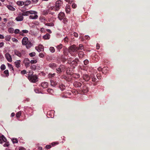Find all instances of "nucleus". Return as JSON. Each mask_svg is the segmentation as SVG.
Returning <instances> with one entry per match:
<instances>
[{
	"label": "nucleus",
	"mask_w": 150,
	"mask_h": 150,
	"mask_svg": "<svg viewBox=\"0 0 150 150\" xmlns=\"http://www.w3.org/2000/svg\"><path fill=\"white\" fill-rule=\"evenodd\" d=\"M22 43L23 45L26 46L27 49L30 48L31 46V42L29 41L28 38L26 37H24L23 38Z\"/></svg>",
	"instance_id": "f257e3e1"
},
{
	"label": "nucleus",
	"mask_w": 150,
	"mask_h": 150,
	"mask_svg": "<svg viewBox=\"0 0 150 150\" xmlns=\"http://www.w3.org/2000/svg\"><path fill=\"white\" fill-rule=\"evenodd\" d=\"M14 54L19 57H24L26 54L25 51L23 50H21V51H19L17 50H14Z\"/></svg>",
	"instance_id": "f03ea898"
},
{
	"label": "nucleus",
	"mask_w": 150,
	"mask_h": 150,
	"mask_svg": "<svg viewBox=\"0 0 150 150\" xmlns=\"http://www.w3.org/2000/svg\"><path fill=\"white\" fill-rule=\"evenodd\" d=\"M28 79L32 83H36L38 81V77L36 75L32 74L28 75Z\"/></svg>",
	"instance_id": "7ed1b4c3"
},
{
	"label": "nucleus",
	"mask_w": 150,
	"mask_h": 150,
	"mask_svg": "<svg viewBox=\"0 0 150 150\" xmlns=\"http://www.w3.org/2000/svg\"><path fill=\"white\" fill-rule=\"evenodd\" d=\"M62 4V2L61 1H57L56 2L55 6L52 8V9L55 11H58L60 8V7Z\"/></svg>",
	"instance_id": "20e7f679"
},
{
	"label": "nucleus",
	"mask_w": 150,
	"mask_h": 150,
	"mask_svg": "<svg viewBox=\"0 0 150 150\" xmlns=\"http://www.w3.org/2000/svg\"><path fill=\"white\" fill-rule=\"evenodd\" d=\"M77 51L78 48L75 45H73L70 46L69 50V52L70 53H71L72 52H76Z\"/></svg>",
	"instance_id": "39448f33"
},
{
	"label": "nucleus",
	"mask_w": 150,
	"mask_h": 150,
	"mask_svg": "<svg viewBox=\"0 0 150 150\" xmlns=\"http://www.w3.org/2000/svg\"><path fill=\"white\" fill-rule=\"evenodd\" d=\"M79 60L78 59L76 58L74 60L71 62L70 64L71 66L74 68L75 67L78 65V62H79Z\"/></svg>",
	"instance_id": "423d86ee"
},
{
	"label": "nucleus",
	"mask_w": 150,
	"mask_h": 150,
	"mask_svg": "<svg viewBox=\"0 0 150 150\" xmlns=\"http://www.w3.org/2000/svg\"><path fill=\"white\" fill-rule=\"evenodd\" d=\"M23 17L22 13L19 14L18 16L16 18L15 20L18 21H21L23 20Z\"/></svg>",
	"instance_id": "0eeeda50"
},
{
	"label": "nucleus",
	"mask_w": 150,
	"mask_h": 150,
	"mask_svg": "<svg viewBox=\"0 0 150 150\" xmlns=\"http://www.w3.org/2000/svg\"><path fill=\"white\" fill-rule=\"evenodd\" d=\"M65 14L63 12H60L58 15V18L60 20H62V19H65L64 18Z\"/></svg>",
	"instance_id": "6e6552de"
},
{
	"label": "nucleus",
	"mask_w": 150,
	"mask_h": 150,
	"mask_svg": "<svg viewBox=\"0 0 150 150\" xmlns=\"http://www.w3.org/2000/svg\"><path fill=\"white\" fill-rule=\"evenodd\" d=\"M23 62L26 67H28L29 66V64L30 62V60L28 59L27 58L24 59L23 60Z\"/></svg>",
	"instance_id": "1a4fd4ad"
},
{
	"label": "nucleus",
	"mask_w": 150,
	"mask_h": 150,
	"mask_svg": "<svg viewBox=\"0 0 150 150\" xmlns=\"http://www.w3.org/2000/svg\"><path fill=\"white\" fill-rule=\"evenodd\" d=\"M81 91L83 93H85L88 91V88L86 86L84 85L81 88Z\"/></svg>",
	"instance_id": "9d476101"
},
{
	"label": "nucleus",
	"mask_w": 150,
	"mask_h": 150,
	"mask_svg": "<svg viewBox=\"0 0 150 150\" xmlns=\"http://www.w3.org/2000/svg\"><path fill=\"white\" fill-rule=\"evenodd\" d=\"M83 79L86 81H88L91 78L89 75L87 74H83L82 76Z\"/></svg>",
	"instance_id": "9b49d317"
},
{
	"label": "nucleus",
	"mask_w": 150,
	"mask_h": 150,
	"mask_svg": "<svg viewBox=\"0 0 150 150\" xmlns=\"http://www.w3.org/2000/svg\"><path fill=\"white\" fill-rule=\"evenodd\" d=\"M5 57L7 60L9 62H11L12 61V58L10 54L8 53L5 54Z\"/></svg>",
	"instance_id": "f8f14e48"
},
{
	"label": "nucleus",
	"mask_w": 150,
	"mask_h": 150,
	"mask_svg": "<svg viewBox=\"0 0 150 150\" xmlns=\"http://www.w3.org/2000/svg\"><path fill=\"white\" fill-rule=\"evenodd\" d=\"M73 84L74 86L77 88L80 87L82 85L80 82L77 81L74 82L73 83Z\"/></svg>",
	"instance_id": "ddd939ff"
},
{
	"label": "nucleus",
	"mask_w": 150,
	"mask_h": 150,
	"mask_svg": "<svg viewBox=\"0 0 150 150\" xmlns=\"http://www.w3.org/2000/svg\"><path fill=\"white\" fill-rule=\"evenodd\" d=\"M50 82L51 85L55 87L57 85V82L53 80H50Z\"/></svg>",
	"instance_id": "4468645a"
},
{
	"label": "nucleus",
	"mask_w": 150,
	"mask_h": 150,
	"mask_svg": "<svg viewBox=\"0 0 150 150\" xmlns=\"http://www.w3.org/2000/svg\"><path fill=\"white\" fill-rule=\"evenodd\" d=\"M48 83L46 82H42L41 84V86L43 88H45L47 87Z\"/></svg>",
	"instance_id": "2eb2a0df"
},
{
	"label": "nucleus",
	"mask_w": 150,
	"mask_h": 150,
	"mask_svg": "<svg viewBox=\"0 0 150 150\" xmlns=\"http://www.w3.org/2000/svg\"><path fill=\"white\" fill-rule=\"evenodd\" d=\"M44 47L42 45H40L37 48L36 47L35 49L37 50L39 52L40 51H43L44 50Z\"/></svg>",
	"instance_id": "dca6fc26"
},
{
	"label": "nucleus",
	"mask_w": 150,
	"mask_h": 150,
	"mask_svg": "<svg viewBox=\"0 0 150 150\" xmlns=\"http://www.w3.org/2000/svg\"><path fill=\"white\" fill-rule=\"evenodd\" d=\"M28 32V30H23L19 33V34L21 36H24L25 35L24 34V33H27Z\"/></svg>",
	"instance_id": "f3484780"
},
{
	"label": "nucleus",
	"mask_w": 150,
	"mask_h": 150,
	"mask_svg": "<svg viewBox=\"0 0 150 150\" xmlns=\"http://www.w3.org/2000/svg\"><path fill=\"white\" fill-rule=\"evenodd\" d=\"M21 62V61L20 60H18L16 61L15 62V64L16 66V67L18 68L20 67Z\"/></svg>",
	"instance_id": "a211bd4d"
},
{
	"label": "nucleus",
	"mask_w": 150,
	"mask_h": 150,
	"mask_svg": "<svg viewBox=\"0 0 150 150\" xmlns=\"http://www.w3.org/2000/svg\"><path fill=\"white\" fill-rule=\"evenodd\" d=\"M78 55L80 59H82L84 56V54L83 51H81L79 52Z\"/></svg>",
	"instance_id": "6ab92c4d"
},
{
	"label": "nucleus",
	"mask_w": 150,
	"mask_h": 150,
	"mask_svg": "<svg viewBox=\"0 0 150 150\" xmlns=\"http://www.w3.org/2000/svg\"><path fill=\"white\" fill-rule=\"evenodd\" d=\"M59 88L61 91H63L65 89V86L62 83H59Z\"/></svg>",
	"instance_id": "aec40b11"
},
{
	"label": "nucleus",
	"mask_w": 150,
	"mask_h": 150,
	"mask_svg": "<svg viewBox=\"0 0 150 150\" xmlns=\"http://www.w3.org/2000/svg\"><path fill=\"white\" fill-rule=\"evenodd\" d=\"M49 67L52 69H54L57 67L56 64L54 63H50L49 65Z\"/></svg>",
	"instance_id": "412c9836"
},
{
	"label": "nucleus",
	"mask_w": 150,
	"mask_h": 150,
	"mask_svg": "<svg viewBox=\"0 0 150 150\" xmlns=\"http://www.w3.org/2000/svg\"><path fill=\"white\" fill-rule=\"evenodd\" d=\"M38 18V16L37 14H35L34 16L31 15L29 16V18L33 19H37Z\"/></svg>",
	"instance_id": "4be33fe9"
},
{
	"label": "nucleus",
	"mask_w": 150,
	"mask_h": 150,
	"mask_svg": "<svg viewBox=\"0 0 150 150\" xmlns=\"http://www.w3.org/2000/svg\"><path fill=\"white\" fill-rule=\"evenodd\" d=\"M55 74H56L55 73L52 74L49 73L47 76L48 78L50 79H52L54 77Z\"/></svg>",
	"instance_id": "5701e85b"
},
{
	"label": "nucleus",
	"mask_w": 150,
	"mask_h": 150,
	"mask_svg": "<svg viewBox=\"0 0 150 150\" xmlns=\"http://www.w3.org/2000/svg\"><path fill=\"white\" fill-rule=\"evenodd\" d=\"M50 35L48 33L46 34L45 35L43 36V38L45 40L49 39L50 38Z\"/></svg>",
	"instance_id": "b1692460"
},
{
	"label": "nucleus",
	"mask_w": 150,
	"mask_h": 150,
	"mask_svg": "<svg viewBox=\"0 0 150 150\" xmlns=\"http://www.w3.org/2000/svg\"><path fill=\"white\" fill-rule=\"evenodd\" d=\"M17 4L19 6H22L24 4V3L23 1H18L17 2Z\"/></svg>",
	"instance_id": "393cba45"
},
{
	"label": "nucleus",
	"mask_w": 150,
	"mask_h": 150,
	"mask_svg": "<svg viewBox=\"0 0 150 150\" xmlns=\"http://www.w3.org/2000/svg\"><path fill=\"white\" fill-rule=\"evenodd\" d=\"M56 72L58 74H61L62 72H63L60 67L56 68Z\"/></svg>",
	"instance_id": "a878e982"
},
{
	"label": "nucleus",
	"mask_w": 150,
	"mask_h": 150,
	"mask_svg": "<svg viewBox=\"0 0 150 150\" xmlns=\"http://www.w3.org/2000/svg\"><path fill=\"white\" fill-rule=\"evenodd\" d=\"M47 91L50 94H52L54 92L53 90L52 89L50 88L47 89Z\"/></svg>",
	"instance_id": "bb28decb"
},
{
	"label": "nucleus",
	"mask_w": 150,
	"mask_h": 150,
	"mask_svg": "<svg viewBox=\"0 0 150 150\" xmlns=\"http://www.w3.org/2000/svg\"><path fill=\"white\" fill-rule=\"evenodd\" d=\"M22 13V15H23V16H28L30 14L29 11H27L23 12Z\"/></svg>",
	"instance_id": "cd10ccee"
},
{
	"label": "nucleus",
	"mask_w": 150,
	"mask_h": 150,
	"mask_svg": "<svg viewBox=\"0 0 150 150\" xmlns=\"http://www.w3.org/2000/svg\"><path fill=\"white\" fill-rule=\"evenodd\" d=\"M63 45L62 44H60L59 45H57L56 47L58 50V51L59 52L60 50L62 48Z\"/></svg>",
	"instance_id": "c85d7f7f"
},
{
	"label": "nucleus",
	"mask_w": 150,
	"mask_h": 150,
	"mask_svg": "<svg viewBox=\"0 0 150 150\" xmlns=\"http://www.w3.org/2000/svg\"><path fill=\"white\" fill-rule=\"evenodd\" d=\"M63 72H64L65 71V67L63 65H60L59 67Z\"/></svg>",
	"instance_id": "c756f323"
},
{
	"label": "nucleus",
	"mask_w": 150,
	"mask_h": 150,
	"mask_svg": "<svg viewBox=\"0 0 150 150\" xmlns=\"http://www.w3.org/2000/svg\"><path fill=\"white\" fill-rule=\"evenodd\" d=\"M77 47L78 48V50H82L83 48V45L81 44H79V46Z\"/></svg>",
	"instance_id": "7c9ffc66"
},
{
	"label": "nucleus",
	"mask_w": 150,
	"mask_h": 150,
	"mask_svg": "<svg viewBox=\"0 0 150 150\" xmlns=\"http://www.w3.org/2000/svg\"><path fill=\"white\" fill-rule=\"evenodd\" d=\"M30 14H37V12L34 11L30 10L29 11Z\"/></svg>",
	"instance_id": "2f4dec72"
},
{
	"label": "nucleus",
	"mask_w": 150,
	"mask_h": 150,
	"mask_svg": "<svg viewBox=\"0 0 150 150\" xmlns=\"http://www.w3.org/2000/svg\"><path fill=\"white\" fill-rule=\"evenodd\" d=\"M24 5L25 6H28L31 3V2L30 1L27 0L24 2Z\"/></svg>",
	"instance_id": "473e14b6"
},
{
	"label": "nucleus",
	"mask_w": 150,
	"mask_h": 150,
	"mask_svg": "<svg viewBox=\"0 0 150 150\" xmlns=\"http://www.w3.org/2000/svg\"><path fill=\"white\" fill-rule=\"evenodd\" d=\"M8 8L9 9L12 11H14L15 10L14 7L10 5L8 6Z\"/></svg>",
	"instance_id": "72a5a7b5"
},
{
	"label": "nucleus",
	"mask_w": 150,
	"mask_h": 150,
	"mask_svg": "<svg viewBox=\"0 0 150 150\" xmlns=\"http://www.w3.org/2000/svg\"><path fill=\"white\" fill-rule=\"evenodd\" d=\"M105 67H104L102 70V72L104 74H105L107 72V70L105 69Z\"/></svg>",
	"instance_id": "f704fd0d"
},
{
	"label": "nucleus",
	"mask_w": 150,
	"mask_h": 150,
	"mask_svg": "<svg viewBox=\"0 0 150 150\" xmlns=\"http://www.w3.org/2000/svg\"><path fill=\"white\" fill-rule=\"evenodd\" d=\"M45 25L50 26H53L54 25V24L52 23H46Z\"/></svg>",
	"instance_id": "c9c22d12"
},
{
	"label": "nucleus",
	"mask_w": 150,
	"mask_h": 150,
	"mask_svg": "<svg viewBox=\"0 0 150 150\" xmlns=\"http://www.w3.org/2000/svg\"><path fill=\"white\" fill-rule=\"evenodd\" d=\"M21 111L18 112L16 114V116L18 117H19L21 115Z\"/></svg>",
	"instance_id": "e433bc0d"
},
{
	"label": "nucleus",
	"mask_w": 150,
	"mask_h": 150,
	"mask_svg": "<svg viewBox=\"0 0 150 150\" xmlns=\"http://www.w3.org/2000/svg\"><path fill=\"white\" fill-rule=\"evenodd\" d=\"M91 78L92 79V81H95L96 80V78H95V76H91Z\"/></svg>",
	"instance_id": "4c0bfd02"
},
{
	"label": "nucleus",
	"mask_w": 150,
	"mask_h": 150,
	"mask_svg": "<svg viewBox=\"0 0 150 150\" xmlns=\"http://www.w3.org/2000/svg\"><path fill=\"white\" fill-rule=\"evenodd\" d=\"M1 137L3 142H6L7 141V139L3 135H1Z\"/></svg>",
	"instance_id": "58836bf2"
},
{
	"label": "nucleus",
	"mask_w": 150,
	"mask_h": 150,
	"mask_svg": "<svg viewBox=\"0 0 150 150\" xmlns=\"http://www.w3.org/2000/svg\"><path fill=\"white\" fill-rule=\"evenodd\" d=\"M50 50L51 52L53 53L55 52V50L53 47H51L50 48Z\"/></svg>",
	"instance_id": "ea45409f"
},
{
	"label": "nucleus",
	"mask_w": 150,
	"mask_h": 150,
	"mask_svg": "<svg viewBox=\"0 0 150 150\" xmlns=\"http://www.w3.org/2000/svg\"><path fill=\"white\" fill-rule=\"evenodd\" d=\"M12 141L13 143H17L18 142V140L16 138H13Z\"/></svg>",
	"instance_id": "a19ab883"
},
{
	"label": "nucleus",
	"mask_w": 150,
	"mask_h": 150,
	"mask_svg": "<svg viewBox=\"0 0 150 150\" xmlns=\"http://www.w3.org/2000/svg\"><path fill=\"white\" fill-rule=\"evenodd\" d=\"M14 29L12 28H10L8 29V31L9 32L13 33Z\"/></svg>",
	"instance_id": "79ce46f5"
},
{
	"label": "nucleus",
	"mask_w": 150,
	"mask_h": 150,
	"mask_svg": "<svg viewBox=\"0 0 150 150\" xmlns=\"http://www.w3.org/2000/svg\"><path fill=\"white\" fill-rule=\"evenodd\" d=\"M89 61L87 59H86L83 61V63L85 65H87L89 64Z\"/></svg>",
	"instance_id": "37998d69"
},
{
	"label": "nucleus",
	"mask_w": 150,
	"mask_h": 150,
	"mask_svg": "<svg viewBox=\"0 0 150 150\" xmlns=\"http://www.w3.org/2000/svg\"><path fill=\"white\" fill-rule=\"evenodd\" d=\"M70 8L67 7L66 8L65 11L67 13H69L70 11Z\"/></svg>",
	"instance_id": "c03bdc74"
},
{
	"label": "nucleus",
	"mask_w": 150,
	"mask_h": 150,
	"mask_svg": "<svg viewBox=\"0 0 150 150\" xmlns=\"http://www.w3.org/2000/svg\"><path fill=\"white\" fill-rule=\"evenodd\" d=\"M31 69L33 70H35L36 69V67L35 65H32L31 67Z\"/></svg>",
	"instance_id": "a18cd8bd"
},
{
	"label": "nucleus",
	"mask_w": 150,
	"mask_h": 150,
	"mask_svg": "<svg viewBox=\"0 0 150 150\" xmlns=\"http://www.w3.org/2000/svg\"><path fill=\"white\" fill-rule=\"evenodd\" d=\"M4 73L6 75V76H8V70H6L4 71Z\"/></svg>",
	"instance_id": "49530a36"
},
{
	"label": "nucleus",
	"mask_w": 150,
	"mask_h": 150,
	"mask_svg": "<svg viewBox=\"0 0 150 150\" xmlns=\"http://www.w3.org/2000/svg\"><path fill=\"white\" fill-rule=\"evenodd\" d=\"M97 78L99 79H101V75L100 74H98L96 75Z\"/></svg>",
	"instance_id": "de8ad7c7"
},
{
	"label": "nucleus",
	"mask_w": 150,
	"mask_h": 150,
	"mask_svg": "<svg viewBox=\"0 0 150 150\" xmlns=\"http://www.w3.org/2000/svg\"><path fill=\"white\" fill-rule=\"evenodd\" d=\"M29 55L31 57H32L35 55V53L34 52H32L31 53H30L29 54Z\"/></svg>",
	"instance_id": "09e8293b"
},
{
	"label": "nucleus",
	"mask_w": 150,
	"mask_h": 150,
	"mask_svg": "<svg viewBox=\"0 0 150 150\" xmlns=\"http://www.w3.org/2000/svg\"><path fill=\"white\" fill-rule=\"evenodd\" d=\"M20 32V30L18 29H16L14 31V33L15 34H18Z\"/></svg>",
	"instance_id": "8fccbe9b"
},
{
	"label": "nucleus",
	"mask_w": 150,
	"mask_h": 150,
	"mask_svg": "<svg viewBox=\"0 0 150 150\" xmlns=\"http://www.w3.org/2000/svg\"><path fill=\"white\" fill-rule=\"evenodd\" d=\"M58 144H59L58 142H54L52 143H51V144L52 146H54L55 145Z\"/></svg>",
	"instance_id": "3c124183"
},
{
	"label": "nucleus",
	"mask_w": 150,
	"mask_h": 150,
	"mask_svg": "<svg viewBox=\"0 0 150 150\" xmlns=\"http://www.w3.org/2000/svg\"><path fill=\"white\" fill-rule=\"evenodd\" d=\"M40 20L42 22H43L45 21V18L43 17H40Z\"/></svg>",
	"instance_id": "603ef678"
},
{
	"label": "nucleus",
	"mask_w": 150,
	"mask_h": 150,
	"mask_svg": "<svg viewBox=\"0 0 150 150\" xmlns=\"http://www.w3.org/2000/svg\"><path fill=\"white\" fill-rule=\"evenodd\" d=\"M30 62L31 64H35L37 62V61L36 60H32L30 61Z\"/></svg>",
	"instance_id": "864d4df0"
},
{
	"label": "nucleus",
	"mask_w": 150,
	"mask_h": 150,
	"mask_svg": "<svg viewBox=\"0 0 150 150\" xmlns=\"http://www.w3.org/2000/svg\"><path fill=\"white\" fill-rule=\"evenodd\" d=\"M6 67L4 64H2L1 67V70H4L5 69Z\"/></svg>",
	"instance_id": "5fc2aeb1"
},
{
	"label": "nucleus",
	"mask_w": 150,
	"mask_h": 150,
	"mask_svg": "<svg viewBox=\"0 0 150 150\" xmlns=\"http://www.w3.org/2000/svg\"><path fill=\"white\" fill-rule=\"evenodd\" d=\"M39 56L40 57L43 58L44 56V54L43 53H39Z\"/></svg>",
	"instance_id": "6e6d98bb"
},
{
	"label": "nucleus",
	"mask_w": 150,
	"mask_h": 150,
	"mask_svg": "<svg viewBox=\"0 0 150 150\" xmlns=\"http://www.w3.org/2000/svg\"><path fill=\"white\" fill-rule=\"evenodd\" d=\"M64 41L65 43H67L68 42V38L67 37H66L64 38Z\"/></svg>",
	"instance_id": "4d7b16f0"
},
{
	"label": "nucleus",
	"mask_w": 150,
	"mask_h": 150,
	"mask_svg": "<svg viewBox=\"0 0 150 150\" xmlns=\"http://www.w3.org/2000/svg\"><path fill=\"white\" fill-rule=\"evenodd\" d=\"M9 144L8 142L5 143L4 144L3 146L4 147H8L9 146Z\"/></svg>",
	"instance_id": "13d9d810"
},
{
	"label": "nucleus",
	"mask_w": 150,
	"mask_h": 150,
	"mask_svg": "<svg viewBox=\"0 0 150 150\" xmlns=\"http://www.w3.org/2000/svg\"><path fill=\"white\" fill-rule=\"evenodd\" d=\"M73 35L75 37L77 38L78 36V35L77 33L76 32H74L73 33Z\"/></svg>",
	"instance_id": "bf43d9fd"
},
{
	"label": "nucleus",
	"mask_w": 150,
	"mask_h": 150,
	"mask_svg": "<svg viewBox=\"0 0 150 150\" xmlns=\"http://www.w3.org/2000/svg\"><path fill=\"white\" fill-rule=\"evenodd\" d=\"M51 147V146L50 145H47L45 147L47 149H49Z\"/></svg>",
	"instance_id": "052dcab7"
},
{
	"label": "nucleus",
	"mask_w": 150,
	"mask_h": 150,
	"mask_svg": "<svg viewBox=\"0 0 150 150\" xmlns=\"http://www.w3.org/2000/svg\"><path fill=\"white\" fill-rule=\"evenodd\" d=\"M72 6L73 8H75L76 7L77 5L75 4H72Z\"/></svg>",
	"instance_id": "680f3d73"
},
{
	"label": "nucleus",
	"mask_w": 150,
	"mask_h": 150,
	"mask_svg": "<svg viewBox=\"0 0 150 150\" xmlns=\"http://www.w3.org/2000/svg\"><path fill=\"white\" fill-rule=\"evenodd\" d=\"M26 71L25 70H24L21 71V73L22 74H25L26 73Z\"/></svg>",
	"instance_id": "e2e57ef3"
},
{
	"label": "nucleus",
	"mask_w": 150,
	"mask_h": 150,
	"mask_svg": "<svg viewBox=\"0 0 150 150\" xmlns=\"http://www.w3.org/2000/svg\"><path fill=\"white\" fill-rule=\"evenodd\" d=\"M8 67H9L10 68V69L12 68V70H13V67L12 66V65L11 64H8Z\"/></svg>",
	"instance_id": "0e129e2a"
},
{
	"label": "nucleus",
	"mask_w": 150,
	"mask_h": 150,
	"mask_svg": "<svg viewBox=\"0 0 150 150\" xmlns=\"http://www.w3.org/2000/svg\"><path fill=\"white\" fill-rule=\"evenodd\" d=\"M85 38L87 40H89L90 39V37L88 35H85Z\"/></svg>",
	"instance_id": "69168bd1"
},
{
	"label": "nucleus",
	"mask_w": 150,
	"mask_h": 150,
	"mask_svg": "<svg viewBox=\"0 0 150 150\" xmlns=\"http://www.w3.org/2000/svg\"><path fill=\"white\" fill-rule=\"evenodd\" d=\"M100 48V45L99 44H97L96 45V49L98 50Z\"/></svg>",
	"instance_id": "338daca9"
},
{
	"label": "nucleus",
	"mask_w": 150,
	"mask_h": 150,
	"mask_svg": "<svg viewBox=\"0 0 150 150\" xmlns=\"http://www.w3.org/2000/svg\"><path fill=\"white\" fill-rule=\"evenodd\" d=\"M12 40L13 42H16L18 41L17 39L15 38H12Z\"/></svg>",
	"instance_id": "774afa93"
}]
</instances>
